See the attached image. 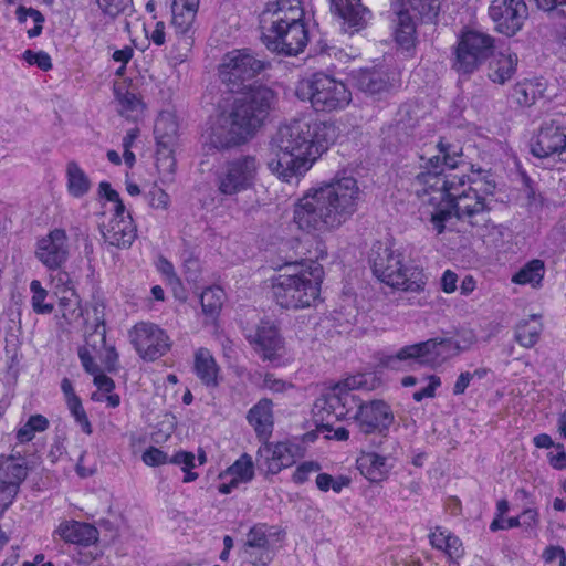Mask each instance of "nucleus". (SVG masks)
Wrapping results in <instances>:
<instances>
[{"instance_id":"nucleus-1","label":"nucleus","mask_w":566,"mask_h":566,"mask_svg":"<svg viewBox=\"0 0 566 566\" xmlns=\"http://www.w3.org/2000/svg\"><path fill=\"white\" fill-rule=\"evenodd\" d=\"M437 150V155L420 157L422 171L412 182L420 217L430 222L437 235L465 231L461 227L465 219L470 226L478 223L475 218L484 221V195L492 193L495 186L478 176L465 178L462 171H457L460 153L454 146L439 142Z\"/></svg>"},{"instance_id":"nucleus-2","label":"nucleus","mask_w":566,"mask_h":566,"mask_svg":"<svg viewBox=\"0 0 566 566\" xmlns=\"http://www.w3.org/2000/svg\"><path fill=\"white\" fill-rule=\"evenodd\" d=\"M265 67L250 50L227 52L218 65V76L231 91L248 87L229 111L212 117L202 133L206 145L216 149H228L248 143L263 125L274 103V92L265 86L245 85Z\"/></svg>"},{"instance_id":"nucleus-3","label":"nucleus","mask_w":566,"mask_h":566,"mask_svg":"<svg viewBox=\"0 0 566 566\" xmlns=\"http://www.w3.org/2000/svg\"><path fill=\"white\" fill-rule=\"evenodd\" d=\"M379 379L374 373H358L338 381L314 402L312 413L317 427L329 430L340 420H352L365 434H386L395 421L390 406L384 400L365 401L356 390H374Z\"/></svg>"},{"instance_id":"nucleus-4","label":"nucleus","mask_w":566,"mask_h":566,"mask_svg":"<svg viewBox=\"0 0 566 566\" xmlns=\"http://www.w3.org/2000/svg\"><path fill=\"white\" fill-rule=\"evenodd\" d=\"M334 125L310 116L279 127L270 142L266 168L285 184H297L334 144Z\"/></svg>"},{"instance_id":"nucleus-5","label":"nucleus","mask_w":566,"mask_h":566,"mask_svg":"<svg viewBox=\"0 0 566 566\" xmlns=\"http://www.w3.org/2000/svg\"><path fill=\"white\" fill-rule=\"evenodd\" d=\"M363 190L358 180L343 171L306 189L293 205V223L313 237L343 227L358 211Z\"/></svg>"},{"instance_id":"nucleus-6","label":"nucleus","mask_w":566,"mask_h":566,"mask_svg":"<svg viewBox=\"0 0 566 566\" xmlns=\"http://www.w3.org/2000/svg\"><path fill=\"white\" fill-rule=\"evenodd\" d=\"M262 40L268 49L297 55L308 43L302 0H276L261 15Z\"/></svg>"},{"instance_id":"nucleus-7","label":"nucleus","mask_w":566,"mask_h":566,"mask_svg":"<svg viewBox=\"0 0 566 566\" xmlns=\"http://www.w3.org/2000/svg\"><path fill=\"white\" fill-rule=\"evenodd\" d=\"M324 277V268L317 260L289 265L271 279L273 301L285 310L313 307L319 301Z\"/></svg>"},{"instance_id":"nucleus-8","label":"nucleus","mask_w":566,"mask_h":566,"mask_svg":"<svg viewBox=\"0 0 566 566\" xmlns=\"http://www.w3.org/2000/svg\"><path fill=\"white\" fill-rule=\"evenodd\" d=\"M476 342L472 329H462L457 339L437 337L403 346L395 355L385 357L382 365L392 370H401L413 364L436 367L469 350Z\"/></svg>"},{"instance_id":"nucleus-9","label":"nucleus","mask_w":566,"mask_h":566,"mask_svg":"<svg viewBox=\"0 0 566 566\" xmlns=\"http://www.w3.org/2000/svg\"><path fill=\"white\" fill-rule=\"evenodd\" d=\"M370 263L374 275L397 290L420 292L427 284V275L403 251L378 245L373 249Z\"/></svg>"},{"instance_id":"nucleus-10","label":"nucleus","mask_w":566,"mask_h":566,"mask_svg":"<svg viewBox=\"0 0 566 566\" xmlns=\"http://www.w3.org/2000/svg\"><path fill=\"white\" fill-rule=\"evenodd\" d=\"M296 95L300 99L310 102L317 112L339 111L352 101V93L347 86L324 73L302 78L297 83Z\"/></svg>"},{"instance_id":"nucleus-11","label":"nucleus","mask_w":566,"mask_h":566,"mask_svg":"<svg viewBox=\"0 0 566 566\" xmlns=\"http://www.w3.org/2000/svg\"><path fill=\"white\" fill-rule=\"evenodd\" d=\"M98 192L111 205L109 210L113 213L108 222L103 224L105 241L117 248H129L136 239V227L118 192L106 181L99 184Z\"/></svg>"},{"instance_id":"nucleus-12","label":"nucleus","mask_w":566,"mask_h":566,"mask_svg":"<svg viewBox=\"0 0 566 566\" xmlns=\"http://www.w3.org/2000/svg\"><path fill=\"white\" fill-rule=\"evenodd\" d=\"M439 0H392L391 29L395 43L403 53L412 55L417 43L416 23L409 13L412 9L421 15L434 12L438 9Z\"/></svg>"},{"instance_id":"nucleus-13","label":"nucleus","mask_w":566,"mask_h":566,"mask_svg":"<svg viewBox=\"0 0 566 566\" xmlns=\"http://www.w3.org/2000/svg\"><path fill=\"white\" fill-rule=\"evenodd\" d=\"M260 168V161L253 155H241L227 161L217 178L218 191L233 197L251 190L256 184Z\"/></svg>"},{"instance_id":"nucleus-14","label":"nucleus","mask_w":566,"mask_h":566,"mask_svg":"<svg viewBox=\"0 0 566 566\" xmlns=\"http://www.w3.org/2000/svg\"><path fill=\"white\" fill-rule=\"evenodd\" d=\"M493 48L494 39L490 34L478 30L462 32L454 49V70L472 74L491 56Z\"/></svg>"},{"instance_id":"nucleus-15","label":"nucleus","mask_w":566,"mask_h":566,"mask_svg":"<svg viewBox=\"0 0 566 566\" xmlns=\"http://www.w3.org/2000/svg\"><path fill=\"white\" fill-rule=\"evenodd\" d=\"M249 342L258 356L273 367H284L293 360V355L274 322L262 321L254 333L249 335Z\"/></svg>"},{"instance_id":"nucleus-16","label":"nucleus","mask_w":566,"mask_h":566,"mask_svg":"<svg viewBox=\"0 0 566 566\" xmlns=\"http://www.w3.org/2000/svg\"><path fill=\"white\" fill-rule=\"evenodd\" d=\"M284 538L283 532L272 525L255 524L247 534L241 555L253 566H268L276 554V544Z\"/></svg>"},{"instance_id":"nucleus-17","label":"nucleus","mask_w":566,"mask_h":566,"mask_svg":"<svg viewBox=\"0 0 566 566\" xmlns=\"http://www.w3.org/2000/svg\"><path fill=\"white\" fill-rule=\"evenodd\" d=\"M130 344L145 361H155L165 356L172 342L167 332L151 322H139L128 332Z\"/></svg>"},{"instance_id":"nucleus-18","label":"nucleus","mask_w":566,"mask_h":566,"mask_svg":"<svg viewBox=\"0 0 566 566\" xmlns=\"http://www.w3.org/2000/svg\"><path fill=\"white\" fill-rule=\"evenodd\" d=\"M488 11L494 30L505 36L517 34L528 18L524 0H492Z\"/></svg>"},{"instance_id":"nucleus-19","label":"nucleus","mask_w":566,"mask_h":566,"mask_svg":"<svg viewBox=\"0 0 566 566\" xmlns=\"http://www.w3.org/2000/svg\"><path fill=\"white\" fill-rule=\"evenodd\" d=\"M27 475V461L19 452L0 455V514L12 504Z\"/></svg>"},{"instance_id":"nucleus-20","label":"nucleus","mask_w":566,"mask_h":566,"mask_svg":"<svg viewBox=\"0 0 566 566\" xmlns=\"http://www.w3.org/2000/svg\"><path fill=\"white\" fill-rule=\"evenodd\" d=\"M532 153L541 158L566 153V114H555L542 123Z\"/></svg>"},{"instance_id":"nucleus-21","label":"nucleus","mask_w":566,"mask_h":566,"mask_svg":"<svg viewBox=\"0 0 566 566\" xmlns=\"http://www.w3.org/2000/svg\"><path fill=\"white\" fill-rule=\"evenodd\" d=\"M300 447L289 441L264 442L256 452V462L260 469L269 474H277L290 468L301 458Z\"/></svg>"},{"instance_id":"nucleus-22","label":"nucleus","mask_w":566,"mask_h":566,"mask_svg":"<svg viewBox=\"0 0 566 566\" xmlns=\"http://www.w3.org/2000/svg\"><path fill=\"white\" fill-rule=\"evenodd\" d=\"M35 256L48 270L61 268L69 259L66 232L63 229H53L39 239Z\"/></svg>"},{"instance_id":"nucleus-23","label":"nucleus","mask_w":566,"mask_h":566,"mask_svg":"<svg viewBox=\"0 0 566 566\" xmlns=\"http://www.w3.org/2000/svg\"><path fill=\"white\" fill-rule=\"evenodd\" d=\"M396 462V458L390 453L365 451L357 458V468L368 481L379 483L388 479Z\"/></svg>"},{"instance_id":"nucleus-24","label":"nucleus","mask_w":566,"mask_h":566,"mask_svg":"<svg viewBox=\"0 0 566 566\" xmlns=\"http://www.w3.org/2000/svg\"><path fill=\"white\" fill-rule=\"evenodd\" d=\"M223 481L218 486L221 494H229L240 484L250 482L254 478V463L251 455L244 453L227 470L219 474Z\"/></svg>"},{"instance_id":"nucleus-25","label":"nucleus","mask_w":566,"mask_h":566,"mask_svg":"<svg viewBox=\"0 0 566 566\" xmlns=\"http://www.w3.org/2000/svg\"><path fill=\"white\" fill-rule=\"evenodd\" d=\"M53 538L60 537L65 543L88 546L97 542L98 531L92 524L77 521H62L53 531Z\"/></svg>"},{"instance_id":"nucleus-26","label":"nucleus","mask_w":566,"mask_h":566,"mask_svg":"<svg viewBox=\"0 0 566 566\" xmlns=\"http://www.w3.org/2000/svg\"><path fill=\"white\" fill-rule=\"evenodd\" d=\"M180 122L174 108L159 112L154 126V135L158 147H178Z\"/></svg>"},{"instance_id":"nucleus-27","label":"nucleus","mask_w":566,"mask_h":566,"mask_svg":"<svg viewBox=\"0 0 566 566\" xmlns=\"http://www.w3.org/2000/svg\"><path fill=\"white\" fill-rule=\"evenodd\" d=\"M200 0H174L171 4V25L179 35L191 39Z\"/></svg>"},{"instance_id":"nucleus-28","label":"nucleus","mask_w":566,"mask_h":566,"mask_svg":"<svg viewBox=\"0 0 566 566\" xmlns=\"http://www.w3.org/2000/svg\"><path fill=\"white\" fill-rule=\"evenodd\" d=\"M331 10L354 32L361 29L370 19V12L360 0H331Z\"/></svg>"},{"instance_id":"nucleus-29","label":"nucleus","mask_w":566,"mask_h":566,"mask_svg":"<svg viewBox=\"0 0 566 566\" xmlns=\"http://www.w3.org/2000/svg\"><path fill=\"white\" fill-rule=\"evenodd\" d=\"M518 56L510 49L493 54L489 62L488 77L496 84L503 85L513 78L517 71Z\"/></svg>"},{"instance_id":"nucleus-30","label":"nucleus","mask_w":566,"mask_h":566,"mask_svg":"<svg viewBox=\"0 0 566 566\" xmlns=\"http://www.w3.org/2000/svg\"><path fill=\"white\" fill-rule=\"evenodd\" d=\"M430 545L442 552L451 562H458L464 555L462 541L442 526L433 527L429 533Z\"/></svg>"},{"instance_id":"nucleus-31","label":"nucleus","mask_w":566,"mask_h":566,"mask_svg":"<svg viewBox=\"0 0 566 566\" xmlns=\"http://www.w3.org/2000/svg\"><path fill=\"white\" fill-rule=\"evenodd\" d=\"M65 187L69 196L75 199L84 198L92 189L90 176L76 161L66 164Z\"/></svg>"},{"instance_id":"nucleus-32","label":"nucleus","mask_w":566,"mask_h":566,"mask_svg":"<svg viewBox=\"0 0 566 566\" xmlns=\"http://www.w3.org/2000/svg\"><path fill=\"white\" fill-rule=\"evenodd\" d=\"M247 419L258 437L268 439L273 429L272 401L261 399L249 410Z\"/></svg>"},{"instance_id":"nucleus-33","label":"nucleus","mask_w":566,"mask_h":566,"mask_svg":"<svg viewBox=\"0 0 566 566\" xmlns=\"http://www.w3.org/2000/svg\"><path fill=\"white\" fill-rule=\"evenodd\" d=\"M193 368L197 377L208 387H217L219 385V366L207 348H199L195 353Z\"/></svg>"},{"instance_id":"nucleus-34","label":"nucleus","mask_w":566,"mask_h":566,"mask_svg":"<svg viewBox=\"0 0 566 566\" xmlns=\"http://www.w3.org/2000/svg\"><path fill=\"white\" fill-rule=\"evenodd\" d=\"M354 78L358 88L370 95L387 92L391 86L388 75L380 70H360Z\"/></svg>"},{"instance_id":"nucleus-35","label":"nucleus","mask_w":566,"mask_h":566,"mask_svg":"<svg viewBox=\"0 0 566 566\" xmlns=\"http://www.w3.org/2000/svg\"><path fill=\"white\" fill-rule=\"evenodd\" d=\"M542 329V316L537 314L530 315L517 324L515 331L516 342L525 348H531L538 342Z\"/></svg>"},{"instance_id":"nucleus-36","label":"nucleus","mask_w":566,"mask_h":566,"mask_svg":"<svg viewBox=\"0 0 566 566\" xmlns=\"http://www.w3.org/2000/svg\"><path fill=\"white\" fill-rule=\"evenodd\" d=\"M545 275V263L539 259H533L525 263L513 276L512 283L530 285L533 289L542 286Z\"/></svg>"},{"instance_id":"nucleus-37","label":"nucleus","mask_w":566,"mask_h":566,"mask_svg":"<svg viewBox=\"0 0 566 566\" xmlns=\"http://www.w3.org/2000/svg\"><path fill=\"white\" fill-rule=\"evenodd\" d=\"M546 81L543 78L524 80L514 87V97L522 106H531L544 96Z\"/></svg>"},{"instance_id":"nucleus-38","label":"nucleus","mask_w":566,"mask_h":566,"mask_svg":"<svg viewBox=\"0 0 566 566\" xmlns=\"http://www.w3.org/2000/svg\"><path fill=\"white\" fill-rule=\"evenodd\" d=\"M81 349H88L93 363L98 364L101 368L112 371L115 369L118 355L114 346L107 345L106 339L104 343L97 338L95 340H86V346Z\"/></svg>"},{"instance_id":"nucleus-39","label":"nucleus","mask_w":566,"mask_h":566,"mask_svg":"<svg viewBox=\"0 0 566 566\" xmlns=\"http://www.w3.org/2000/svg\"><path fill=\"white\" fill-rule=\"evenodd\" d=\"M86 332L88 333L86 340H95L99 338L103 343L106 338L105 327V307L101 304H96L91 311H87L86 318Z\"/></svg>"},{"instance_id":"nucleus-40","label":"nucleus","mask_w":566,"mask_h":566,"mask_svg":"<svg viewBox=\"0 0 566 566\" xmlns=\"http://www.w3.org/2000/svg\"><path fill=\"white\" fill-rule=\"evenodd\" d=\"M78 356L84 369L94 377V384L104 391H112L114 381L105 375L106 369L99 367L98 364L93 363V357L88 349H80Z\"/></svg>"},{"instance_id":"nucleus-41","label":"nucleus","mask_w":566,"mask_h":566,"mask_svg":"<svg viewBox=\"0 0 566 566\" xmlns=\"http://www.w3.org/2000/svg\"><path fill=\"white\" fill-rule=\"evenodd\" d=\"M115 93L119 105V113L127 118L137 119L144 111L142 99L126 88H116Z\"/></svg>"},{"instance_id":"nucleus-42","label":"nucleus","mask_w":566,"mask_h":566,"mask_svg":"<svg viewBox=\"0 0 566 566\" xmlns=\"http://www.w3.org/2000/svg\"><path fill=\"white\" fill-rule=\"evenodd\" d=\"M226 298L224 291L219 286L206 289L201 294V307L203 314L211 321H214L223 305Z\"/></svg>"},{"instance_id":"nucleus-43","label":"nucleus","mask_w":566,"mask_h":566,"mask_svg":"<svg viewBox=\"0 0 566 566\" xmlns=\"http://www.w3.org/2000/svg\"><path fill=\"white\" fill-rule=\"evenodd\" d=\"M59 300V310L63 318L71 323L82 315L81 300L76 290H67L62 295L56 296Z\"/></svg>"},{"instance_id":"nucleus-44","label":"nucleus","mask_w":566,"mask_h":566,"mask_svg":"<svg viewBox=\"0 0 566 566\" xmlns=\"http://www.w3.org/2000/svg\"><path fill=\"white\" fill-rule=\"evenodd\" d=\"M177 147H158L157 146V158L156 167L163 182L172 180V176L176 169L175 151Z\"/></svg>"},{"instance_id":"nucleus-45","label":"nucleus","mask_w":566,"mask_h":566,"mask_svg":"<svg viewBox=\"0 0 566 566\" xmlns=\"http://www.w3.org/2000/svg\"><path fill=\"white\" fill-rule=\"evenodd\" d=\"M30 302L34 313L41 315H48L53 313V303L46 301L49 297V291L45 287H43L42 283L39 280H32L30 282Z\"/></svg>"},{"instance_id":"nucleus-46","label":"nucleus","mask_w":566,"mask_h":566,"mask_svg":"<svg viewBox=\"0 0 566 566\" xmlns=\"http://www.w3.org/2000/svg\"><path fill=\"white\" fill-rule=\"evenodd\" d=\"M169 463L178 465L184 472L182 482L190 483L198 479V473L193 472L196 468V455L192 452L179 450L175 452L169 460Z\"/></svg>"},{"instance_id":"nucleus-47","label":"nucleus","mask_w":566,"mask_h":566,"mask_svg":"<svg viewBox=\"0 0 566 566\" xmlns=\"http://www.w3.org/2000/svg\"><path fill=\"white\" fill-rule=\"evenodd\" d=\"M48 427L49 421L44 416H31L28 421L17 430V439L21 443L29 442L38 432L45 431Z\"/></svg>"},{"instance_id":"nucleus-48","label":"nucleus","mask_w":566,"mask_h":566,"mask_svg":"<svg viewBox=\"0 0 566 566\" xmlns=\"http://www.w3.org/2000/svg\"><path fill=\"white\" fill-rule=\"evenodd\" d=\"M350 483L349 478L345 475L333 476L328 473H318L315 480L317 489L322 492L332 490L334 493H340Z\"/></svg>"},{"instance_id":"nucleus-49","label":"nucleus","mask_w":566,"mask_h":566,"mask_svg":"<svg viewBox=\"0 0 566 566\" xmlns=\"http://www.w3.org/2000/svg\"><path fill=\"white\" fill-rule=\"evenodd\" d=\"M17 18L20 23H25L29 19L32 20L34 25L33 28L27 31L29 38H35L41 34L44 18L40 11L32 8L25 9L23 7H20L17 10Z\"/></svg>"},{"instance_id":"nucleus-50","label":"nucleus","mask_w":566,"mask_h":566,"mask_svg":"<svg viewBox=\"0 0 566 566\" xmlns=\"http://www.w3.org/2000/svg\"><path fill=\"white\" fill-rule=\"evenodd\" d=\"M321 465L316 461H304L300 463L292 473V481L295 484H303L308 481L310 476L318 473Z\"/></svg>"},{"instance_id":"nucleus-51","label":"nucleus","mask_w":566,"mask_h":566,"mask_svg":"<svg viewBox=\"0 0 566 566\" xmlns=\"http://www.w3.org/2000/svg\"><path fill=\"white\" fill-rule=\"evenodd\" d=\"M96 3L104 14L115 18L132 6V0H96Z\"/></svg>"},{"instance_id":"nucleus-52","label":"nucleus","mask_w":566,"mask_h":566,"mask_svg":"<svg viewBox=\"0 0 566 566\" xmlns=\"http://www.w3.org/2000/svg\"><path fill=\"white\" fill-rule=\"evenodd\" d=\"M427 385L413 392L412 398L415 401L420 402L426 398H433L437 389L441 386V378L437 375H429L422 379Z\"/></svg>"},{"instance_id":"nucleus-53","label":"nucleus","mask_w":566,"mask_h":566,"mask_svg":"<svg viewBox=\"0 0 566 566\" xmlns=\"http://www.w3.org/2000/svg\"><path fill=\"white\" fill-rule=\"evenodd\" d=\"M148 205L154 209L166 210L169 207L170 198L161 188L154 185L145 195Z\"/></svg>"},{"instance_id":"nucleus-54","label":"nucleus","mask_w":566,"mask_h":566,"mask_svg":"<svg viewBox=\"0 0 566 566\" xmlns=\"http://www.w3.org/2000/svg\"><path fill=\"white\" fill-rule=\"evenodd\" d=\"M22 57L29 65H36L42 71H49L52 69L51 57L44 51L34 52L27 50L23 52Z\"/></svg>"},{"instance_id":"nucleus-55","label":"nucleus","mask_w":566,"mask_h":566,"mask_svg":"<svg viewBox=\"0 0 566 566\" xmlns=\"http://www.w3.org/2000/svg\"><path fill=\"white\" fill-rule=\"evenodd\" d=\"M142 460L148 467H158L169 463L170 455L161 449L150 447L143 452Z\"/></svg>"},{"instance_id":"nucleus-56","label":"nucleus","mask_w":566,"mask_h":566,"mask_svg":"<svg viewBox=\"0 0 566 566\" xmlns=\"http://www.w3.org/2000/svg\"><path fill=\"white\" fill-rule=\"evenodd\" d=\"M547 460L556 470L566 469V451L562 443H556L547 453Z\"/></svg>"},{"instance_id":"nucleus-57","label":"nucleus","mask_w":566,"mask_h":566,"mask_svg":"<svg viewBox=\"0 0 566 566\" xmlns=\"http://www.w3.org/2000/svg\"><path fill=\"white\" fill-rule=\"evenodd\" d=\"M538 10L566 17V0H535Z\"/></svg>"},{"instance_id":"nucleus-58","label":"nucleus","mask_w":566,"mask_h":566,"mask_svg":"<svg viewBox=\"0 0 566 566\" xmlns=\"http://www.w3.org/2000/svg\"><path fill=\"white\" fill-rule=\"evenodd\" d=\"M53 290L55 296L62 295V292L67 290H75L74 282L66 272H59L53 279Z\"/></svg>"},{"instance_id":"nucleus-59","label":"nucleus","mask_w":566,"mask_h":566,"mask_svg":"<svg viewBox=\"0 0 566 566\" xmlns=\"http://www.w3.org/2000/svg\"><path fill=\"white\" fill-rule=\"evenodd\" d=\"M262 387L273 392H284L292 388V385L276 378L273 374H265L262 382Z\"/></svg>"},{"instance_id":"nucleus-60","label":"nucleus","mask_w":566,"mask_h":566,"mask_svg":"<svg viewBox=\"0 0 566 566\" xmlns=\"http://www.w3.org/2000/svg\"><path fill=\"white\" fill-rule=\"evenodd\" d=\"M156 269L157 271L169 282L172 283L177 281V275L175 273L174 265L170 261H168L164 256H159L156 260Z\"/></svg>"},{"instance_id":"nucleus-61","label":"nucleus","mask_w":566,"mask_h":566,"mask_svg":"<svg viewBox=\"0 0 566 566\" xmlns=\"http://www.w3.org/2000/svg\"><path fill=\"white\" fill-rule=\"evenodd\" d=\"M457 283L458 275L451 270H446L441 277V290L447 294H451L455 292Z\"/></svg>"},{"instance_id":"nucleus-62","label":"nucleus","mask_w":566,"mask_h":566,"mask_svg":"<svg viewBox=\"0 0 566 566\" xmlns=\"http://www.w3.org/2000/svg\"><path fill=\"white\" fill-rule=\"evenodd\" d=\"M520 526V518L516 517H503L494 518L490 525L491 531L509 530Z\"/></svg>"},{"instance_id":"nucleus-63","label":"nucleus","mask_w":566,"mask_h":566,"mask_svg":"<svg viewBox=\"0 0 566 566\" xmlns=\"http://www.w3.org/2000/svg\"><path fill=\"white\" fill-rule=\"evenodd\" d=\"M77 426L82 429V431L90 436L93 432L92 423L87 417L85 409H81L80 411L71 415Z\"/></svg>"},{"instance_id":"nucleus-64","label":"nucleus","mask_w":566,"mask_h":566,"mask_svg":"<svg viewBox=\"0 0 566 566\" xmlns=\"http://www.w3.org/2000/svg\"><path fill=\"white\" fill-rule=\"evenodd\" d=\"M165 29V23L157 21L151 32L147 34L148 39L156 45H163L166 41Z\"/></svg>"}]
</instances>
